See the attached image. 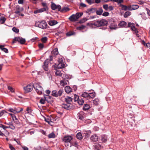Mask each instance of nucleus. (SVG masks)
Listing matches in <instances>:
<instances>
[{
  "instance_id": "nucleus-32",
  "label": "nucleus",
  "mask_w": 150,
  "mask_h": 150,
  "mask_svg": "<svg viewBox=\"0 0 150 150\" xmlns=\"http://www.w3.org/2000/svg\"><path fill=\"white\" fill-rule=\"evenodd\" d=\"M0 48L3 51H4L6 53H7L8 52V51L7 49L4 48V46L3 45H0Z\"/></svg>"
},
{
  "instance_id": "nucleus-58",
  "label": "nucleus",
  "mask_w": 150,
  "mask_h": 150,
  "mask_svg": "<svg viewBox=\"0 0 150 150\" xmlns=\"http://www.w3.org/2000/svg\"><path fill=\"white\" fill-rule=\"evenodd\" d=\"M109 15V13L108 12H105L103 13L102 14V15L104 16H107Z\"/></svg>"
},
{
  "instance_id": "nucleus-45",
  "label": "nucleus",
  "mask_w": 150,
  "mask_h": 150,
  "mask_svg": "<svg viewBox=\"0 0 150 150\" xmlns=\"http://www.w3.org/2000/svg\"><path fill=\"white\" fill-rule=\"evenodd\" d=\"M89 93L88 98H93L95 96V93Z\"/></svg>"
},
{
  "instance_id": "nucleus-13",
  "label": "nucleus",
  "mask_w": 150,
  "mask_h": 150,
  "mask_svg": "<svg viewBox=\"0 0 150 150\" xmlns=\"http://www.w3.org/2000/svg\"><path fill=\"white\" fill-rule=\"evenodd\" d=\"M48 59H47L44 62V64L42 66V67L44 70L46 71H48Z\"/></svg>"
},
{
  "instance_id": "nucleus-50",
  "label": "nucleus",
  "mask_w": 150,
  "mask_h": 150,
  "mask_svg": "<svg viewBox=\"0 0 150 150\" xmlns=\"http://www.w3.org/2000/svg\"><path fill=\"white\" fill-rule=\"evenodd\" d=\"M42 6L44 7V8H46V9L47 10L48 9V7L47 6L46 3L44 2H43L42 3Z\"/></svg>"
},
{
  "instance_id": "nucleus-41",
  "label": "nucleus",
  "mask_w": 150,
  "mask_h": 150,
  "mask_svg": "<svg viewBox=\"0 0 150 150\" xmlns=\"http://www.w3.org/2000/svg\"><path fill=\"white\" fill-rule=\"evenodd\" d=\"M90 108L89 105L87 104H85L84 105V106L83 108V109L85 110H88Z\"/></svg>"
},
{
  "instance_id": "nucleus-54",
  "label": "nucleus",
  "mask_w": 150,
  "mask_h": 150,
  "mask_svg": "<svg viewBox=\"0 0 150 150\" xmlns=\"http://www.w3.org/2000/svg\"><path fill=\"white\" fill-rule=\"evenodd\" d=\"M79 98H79V96H77V95H75L74 96V99L75 101H78V100H79Z\"/></svg>"
},
{
  "instance_id": "nucleus-23",
  "label": "nucleus",
  "mask_w": 150,
  "mask_h": 150,
  "mask_svg": "<svg viewBox=\"0 0 150 150\" xmlns=\"http://www.w3.org/2000/svg\"><path fill=\"white\" fill-rule=\"evenodd\" d=\"M65 100L67 103L70 104V103L72 101V98L71 97L68 96L65 97Z\"/></svg>"
},
{
  "instance_id": "nucleus-22",
  "label": "nucleus",
  "mask_w": 150,
  "mask_h": 150,
  "mask_svg": "<svg viewBox=\"0 0 150 150\" xmlns=\"http://www.w3.org/2000/svg\"><path fill=\"white\" fill-rule=\"evenodd\" d=\"M65 91L66 93H68L72 92V89L69 86H67L65 88Z\"/></svg>"
},
{
  "instance_id": "nucleus-39",
  "label": "nucleus",
  "mask_w": 150,
  "mask_h": 150,
  "mask_svg": "<svg viewBox=\"0 0 150 150\" xmlns=\"http://www.w3.org/2000/svg\"><path fill=\"white\" fill-rule=\"evenodd\" d=\"M89 93L86 92H84L81 95L82 97L84 98H88Z\"/></svg>"
},
{
  "instance_id": "nucleus-1",
  "label": "nucleus",
  "mask_w": 150,
  "mask_h": 150,
  "mask_svg": "<svg viewBox=\"0 0 150 150\" xmlns=\"http://www.w3.org/2000/svg\"><path fill=\"white\" fill-rule=\"evenodd\" d=\"M108 22L107 21L104 19H102L100 21H98L95 22L94 23H88L87 25L91 27H93V26L97 27L105 26L107 25Z\"/></svg>"
},
{
  "instance_id": "nucleus-38",
  "label": "nucleus",
  "mask_w": 150,
  "mask_h": 150,
  "mask_svg": "<svg viewBox=\"0 0 150 150\" xmlns=\"http://www.w3.org/2000/svg\"><path fill=\"white\" fill-rule=\"evenodd\" d=\"M55 74L57 76H62V73L60 71L58 70H56V71Z\"/></svg>"
},
{
  "instance_id": "nucleus-55",
  "label": "nucleus",
  "mask_w": 150,
  "mask_h": 150,
  "mask_svg": "<svg viewBox=\"0 0 150 150\" xmlns=\"http://www.w3.org/2000/svg\"><path fill=\"white\" fill-rule=\"evenodd\" d=\"M103 8L106 11H107L108 9V6L107 4L104 5L103 6Z\"/></svg>"
},
{
  "instance_id": "nucleus-44",
  "label": "nucleus",
  "mask_w": 150,
  "mask_h": 150,
  "mask_svg": "<svg viewBox=\"0 0 150 150\" xmlns=\"http://www.w3.org/2000/svg\"><path fill=\"white\" fill-rule=\"evenodd\" d=\"M75 34V33L73 31H69L66 33V35L68 36H70L74 35Z\"/></svg>"
},
{
  "instance_id": "nucleus-15",
  "label": "nucleus",
  "mask_w": 150,
  "mask_h": 150,
  "mask_svg": "<svg viewBox=\"0 0 150 150\" xmlns=\"http://www.w3.org/2000/svg\"><path fill=\"white\" fill-rule=\"evenodd\" d=\"M129 11H132L138 9L139 8L138 5H129Z\"/></svg>"
},
{
  "instance_id": "nucleus-11",
  "label": "nucleus",
  "mask_w": 150,
  "mask_h": 150,
  "mask_svg": "<svg viewBox=\"0 0 150 150\" xmlns=\"http://www.w3.org/2000/svg\"><path fill=\"white\" fill-rule=\"evenodd\" d=\"M90 139L92 142H96L98 141V137L96 134H93L91 137Z\"/></svg>"
},
{
  "instance_id": "nucleus-12",
  "label": "nucleus",
  "mask_w": 150,
  "mask_h": 150,
  "mask_svg": "<svg viewBox=\"0 0 150 150\" xmlns=\"http://www.w3.org/2000/svg\"><path fill=\"white\" fill-rule=\"evenodd\" d=\"M23 9L22 8H20L19 6H17L16 8L14 13L19 15L20 12L23 11Z\"/></svg>"
},
{
  "instance_id": "nucleus-49",
  "label": "nucleus",
  "mask_w": 150,
  "mask_h": 150,
  "mask_svg": "<svg viewBox=\"0 0 150 150\" xmlns=\"http://www.w3.org/2000/svg\"><path fill=\"white\" fill-rule=\"evenodd\" d=\"M101 148V146L99 144H98L95 145V148L96 149L98 150L100 149Z\"/></svg>"
},
{
  "instance_id": "nucleus-27",
  "label": "nucleus",
  "mask_w": 150,
  "mask_h": 150,
  "mask_svg": "<svg viewBox=\"0 0 150 150\" xmlns=\"http://www.w3.org/2000/svg\"><path fill=\"white\" fill-rule=\"evenodd\" d=\"M119 25L121 27H125L127 25V23L125 21H122L120 23Z\"/></svg>"
},
{
  "instance_id": "nucleus-28",
  "label": "nucleus",
  "mask_w": 150,
  "mask_h": 150,
  "mask_svg": "<svg viewBox=\"0 0 150 150\" xmlns=\"http://www.w3.org/2000/svg\"><path fill=\"white\" fill-rule=\"evenodd\" d=\"M101 138L102 141L104 142H106L107 141V137L106 135H102L101 137Z\"/></svg>"
},
{
  "instance_id": "nucleus-43",
  "label": "nucleus",
  "mask_w": 150,
  "mask_h": 150,
  "mask_svg": "<svg viewBox=\"0 0 150 150\" xmlns=\"http://www.w3.org/2000/svg\"><path fill=\"white\" fill-rule=\"evenodd\" d=\"M48 137L49 138H54L55 137V135L54 134L53 132H52L50 134L48 135Z\"/></svg>"
},
{
  "instance_id": "nucleus-56",
  "label": "nucleus",
  "mask_w": 150,
  "mask_h": 150,
  "mask_svg": "<svg viewBox=\"0 0 150 150\" xmlns=\"http://www.w3.org/2000/svg\"><path fill=\"white\" fill-rule=\"evenodd\" d=\"M0 127L4 129H6L8 128L7 126L1 124H0Z\"/></svg>"
},
{
  "instance_id": "nucleus-17",
  "label": "nucleus",
  "mask_w": 150,
  "mask_h": 150,
  "mask_svg": "<svg viewBox=\"0 0 150 150\" xmlns=\"http://www.w3.org/2000/svg\"><path fill=\"white\" fill-rule=\"evenodd\" d=\"M69 19L71 21L74 22L77 21V18H76L75 14H73L69 18Z\"/></svg>"
},
{
  "instance_id": "nucleus-16",
  "label": "nucleus",
  "mask_w": 150,
  "mask_h": 150,
  "mask_svg": "<svg viewBox=\"0 0 150 150\" xmlns=\"http://www.w3.org/2000/svg\"><path fill=\"white\" fill-rule=\"evenodd\" d=\"M96 8H91L87 9L86 11V12L87 13H88L89 14H90L91 13H92L96 12Z\"/></svg>"
},
{
  "instance_id": "nucleus-52",
  "label": "nucleus",
  "mask_w": 150,
  "mask_h": 150,
  "mask_svg": "<svg viewBox=\"0 0 150 150\" xmlns=\"http://www.w3.org/2000/svg\"><path fill=\"white\" fill-rule=\"evenodd\" d=\"M86 1L89 4H91L94 3V0H86Z\"/></svg>"
},
{
  "instance_id": "nucleus-29",
  "label": "nucleus",
  "mask_w": 150,
  "mask_h": 150,
  "mask_svg": "<svg viewBox=\"0 0 150 150\" xmlns=\"http://www.w3.org/2000/svg\"><path fill=\"white\" fill-rule=\"evenodd\" d=\"M12 118L15 123L18 124L19 123L18 120L15 115L12 116Z\"/></svg>"
},
{
  "instance_id": "nucleus-57",
  "label": "nucleus",
  "mask_w": 150,
  "mask_h": 150,
  "mask_svg": "<svg viewBox=\"0 0 150 150\" xmlns=\"http://www.w3.org/2000/svg\"><path fill=\"white\" fill-rule=\"evenodd\" d=\"M8 90H10V91H11V92H14L13 89V88L9 86L8 87Z\"/></svg>"
},
{
  "instance_id": "nucleus-36",
  "label": "nucleus",
  "mask_w": 150,
  "mask_h": 150,
  "mask_svg": "<svg viewBox=\"0 0 150 150\" xmlns=\"http://www.w3.org/2000/svg\"><path fill=\"white\" fill-rule=\"evenodd\" d=\"M46 97H45L44 98H41L40 100V103L42 104H44L45 103L46 100Z\"/></svg>"
},
{
  "instance_id": "nucleus-46",
  "label": "nucleus",
  "mask_w": 150,
  "mask_h": 150,
  "mask_svg": "<svg viewBox=\"0 0 150 150\" xmlns=\"http://www.w3.org/2000/svg\"><path fill=\"white\" fill-rule=\"evenodd\" d=\"M6 20V18L4 17H1L0 18V22L1 23H4Z\"/></svg>"
},
{
  "instance_id": "nucleus-25",
  "label": "nucleus",
  "mask_w": 150,
  "mask_h": 150,
  "mask_svg": "<svg viewBox=\"0 0 150 150\" xmlns=\"http://www.w3.org/2000/svg\"><path fill=\"white\" fill-rule=\"evenodd\" d=\"M57 23V22L55 20H51L49 21L48 24L50 26H53Z\"/></svg>"
},
{
  "instance_id": "nucleus-4",
  "label": "nucleus",
  "mask_w": 150,
  "mask_h": 150,
  "mask_svg": "<svg viewBox=\"0 0 150 150\" xmlns=\"http://www.w3.org/2000/svg\"><path fill=\"white\" fill-rule=\"evenodd\" d=\"M58 61V64L57 67L58 69H62L65 67V65L62 58H59Z\"/></svg>"
},
{
  "instance_id": "nucleus-51",
  "label": "nucleus",
  "mask_w": 150,
  "mask_h": 150,
  "mask_svg": "<svg viewBox=\"0 0 150 150\" xmlns=\"http://www.w3.org/2000/svg\"><path fill=\"white\" fill-rule=\"evenodd\" d=\"M12 30L14 32L16 33H18L19 32V30L18 29L16 28V27H13L12 28Z\"/></svg>"
},
{
  "instance_id": "nucleus-63",
  "label": "nucleus",
  "mask_w": 150,
  "mask_h": 150,
  "mask_svg": "<svg viewBox=\"0 0 150 150\" xmlns=\"http://www.w3.org/2000/svg\"><path fill=\"white\" fill-rule=\"evenodd\" d=\"M80 6L81 7H86V4L82 2H81L80 3Z\"/></svg>"
},
{
  "instance_id": "nucleus-62",
  "label": "nucleus",
  "mask_w": 150,
  "mask_h": 150,
  "mask_svg": "<svg viewBox=\"0 0 150 150\" xmlns=\"http://www.w3.org/2000/svg\"><path fill=\"white\" fill-rule=\"evenodd\" d=\"M9 111L11 112H13L14 114H15V108L14 109L13 108H10L8 110Z\"/></svg>"
},
{
  "instance_id": "nucleus-7",
  "label": "nucleus",
  "mask_w": 150,
  "mask_h": 150,
  "mask_svg": "<svg viewBox=\"0 0 150 150\" xmlns=\"http://www.w3.org/2000/svg\"><path fill=\"white\" fill-rule=\"evenodd\" d=\"M51 3V8L52 10H57L58 11H60L61 8L60 5H56L52 2Z\"/></svg>"
},
{
  "instance_id": "nucleus-18",
  "label": "nucleus",
  "mask_w": 150,
  "mask_h": 150,
  "mask_svg": "<svg viewBox=\"0 0 150 150\" xmlns=\"http://www.w3.org/2000/svg\"><path fill=\"white\" fill-rule=\"evenodd\" d=\"M84 115V112L83 111H80L78 114L77 116L79 119L82 120L83 118Z\"/></svg>"
},
{
  "instance_id": "nucleus-59",
  "label": "nucleus",
  "mask_w": 150,
  "mask_h": 150,
  "mask_svg": "<svg viewBox=\"0 0 150 150\" xmlns=\"http://www.w3.org/2000/svg\"><path fill=\"white\" fill-rule=\"evenodd\" d=\"M8 128H10L12 129H15V127L13 126V124L11 125V126H9V127H8Z\"/></svg>"
},
{
  "instance_id": "nucleus-48",
  "label": "nucleus",
  "mask_w": 150,
  "mask_h": 150,
  "mask_svg": "<svg viewBox=\"0 0 150 150\" xmlns=\"http://www.w3.org/2000/svg\"><path fill=\"white\" fill-rule=\"evenodd\" d=\"M131 29L132 30L135 32L136 33H138V31L137 29L134 26L131 27Z\"/></svg>"
},
{
  "instance_id": "nucleus-47",
  "label": "nucleus",
  "mask_w": 150,
  "mask_h": 150,
  "mask_svg": "<svg viewBox=\"0 0 150 150\" xmlns=\"http://www.w3.org/2000/svg\"><path fill=\"white\" fill-rule=\"evenodd\" d=\"M47 40V38L46 37H43L41 39V41L44 43L46 42Z\"/></svg>"
},
{
  "instance_id": "nucleus-26",
  "label": "nucleus",
  "mask_w": 150,
  "mask_h": 150,
  "mask_svg": "<svg viewBox=\"0 0 150 150\" xmlns=\"http://www.w3.org/2000/svg\"><path fill=\"white\" fill-rule=\"evenodd\" d=\"M69 8L68 7H64L60 11L61 12L64 13L69 11Z\"/></svg>"
},
{
  "instance_id": "nucleus-3",
  "label": "nucleus",
  "mask_w": 150,
  "mask_h": 150,
  "mask_svg": "<svg viewBox=\"0 0 150 150\" xmlns=\"http://www.w3.org/2000/svg\"><path fill=\"white\" fill-rule=\"evenodd\" d=\"M33 86L36 91L38 94L41 95L42 93L43 88L38 83H35Z\"/></svg>"
},
{
  "instance_id": "nucleus-42",
  "label": "nucleus",
  "mask_w": 150,
  "mask_h": 150,
  "mask_svg": "<svg viewBox=\"0 0 150 150\" xmlns=\"http://www.w3.org/2000/svg\"><path fill=\"white\" fill-rule=\"evenodd\" d=\"M77 102L79 105H82L84 103V100L81 98L80 99L79 98V100L77 101Z\"/></svg>"
},
{
  "instance_id": "nucleus-40",
  "label": "nucleus",
  "mask_w": 150,
  "mask_h": 150,
  "mask_svg": "<svg viewBox=\"0 0 150 150\" xmlns=\"http://www.w3.org/2000/svg\"><path fill=\"white\" fill-rule=\"evenodd\" d=\"M99 101V100L98 99L96 98L94 100H93V103L94 105H97L98 104Z\"/></svg>"
},
{
  "instance_id": "nucleus-6",
  "label": "nucleus",
  "mask_w": 150,
  "mask_h": 150,
  "mask_svg": "<svg viewBox=\"0 0 150 150\" xmlns=\"http://www.w3.org/2000/svg\"><path fill=\"white\" fill-rule=\"evenodd\" d=\"M63 92V90L62 89H60L58 92V94H57V91L56 90H54L52 92V95L53 96L58 97L61 96Z\"/></svg>"
},
{
  "instance_id": "nucleus-33",
  "label": "nucleus",
  "mask_w": 150,
  "mask_h": 150,
  "mask_svg": "<svg viewBox=\"0 0 150 150\" xmlns=\"http://www.w3.org/2000/svg\"><path fill=\"white\" fill-rule=\"evenodd\" d=\"M52 118H53V117L52 116L48 117H45V120L46 122L48 123L51 121V120H52Z\"/></svg>"
},
{
  "instance_id": "nucleus-31",
  "label": "nucleus",
  "mask_w": 150,
  "mask_h": 150,
  "mask_svg": "<svg viewBox=\"0 0 150 150\" xmlns=\"http://www.w3.org/2000/svg\"><path fill=\"white\" fill-rule=\"evenodd\" d=\"M23 110L22 108H15V114L19 113Z\"/></svg>"
},
{
  "instance_id": "nucleus-14",
  "label": "nucleus",
  "mask_w": 150,
  "mask_h": 150,
  "mask_svg": "<svg viewBox=\"0 0 150 150\" xmlns=\"http://www.w3.org/2000/svg\"><path fill=\"white\" fill-rule=\"evenodd\" d=\"M47 10L46 9V8H41L35 10L34 12V13L35 14H36L38 13H41L46 11Z\"/></svg>"
},
{
  "instance_id": "nucleus-30",
  "label": "nucleus",
  "mask_w": 150,
  "mask_h": 150,
  "mask_svg": "<svg viewBox=\"0 0 150 150\" xmlns=\"http://www.w3.org/2000/svg\"><path fill=\"white\" fill-rule=\"evenodd\" d=\"M58 54V50L57 49H54L53 51L52 52V56H54Z\"/></svg>"
},
{
  "instance_id": "nucleus-21",
  "label": "nucleus",
  "mask_w": 150,
  "mask_h": 150,
  "mask_svg": "<svg viewBox=\"0 0 150 150\" xmlns=\"http://www.w3.org/2000/svg\"><path fill=\"white\" fill-rule=\"evenodd\" d=\"M68 81L66 79H63L61 80L60 82V85L62 86H64L67 84Z\"/></svg>"
},
{
  "instance_id": "nucleus-35",
  "label": "nucleus",
  "mask_w": 150,
  "mask_h": 150,
  "mask_svg": "<svg viewBox=\"0 0 150 150\" xmlns=\"http://www.w3.org/2000/svg\"><path fill=\"white\" fill-rule=\"evenodd\" d=\"M76 137L79 139H81L83 137L81 133L80 132L78 133L76 135Z\"/></svg>"
},
{
  "instance_id": "nucleus-2",
  "label": "nucleus",
  "mask_w": 150,
  "mask_h": 150,
  "mask_svg": "<svg viewBox=\"0 0 150 150\" xmlns=\"http://www.w3.org/2000/svg\"><path fill=\"white\" fill-rule=\"evenodd\" d=\"M35 25L36 26L43 29H46L47 26V23L44 20L36 22Z\"/></svg>"
},
{
  "instance_id": "nucleus-8",
  "label": "nucleus",
  "mask_w": 150,
  "mask_h": 150,
  "mask_svg": "<svg viewBox=\"0 0 150 150\" xmlns=\"http://www.w3.org/2000/svg\"><path fill=\"white\" fill-rule=\"evenodd\" d=\"M72 139V137L70 136H66L64 137L63 138V141L65 143L69 142L70 145V147L71 146V144L70 142L71 140Z\"/></svg>"
},
{
  "instance_id": "nucleus-9",
  "label": "nucleus",
  "mask_w": 150,
  "mask_h": 150,
  "mask_svg": "<svg viewBox=\"0 0 150 150\" xmlns=\"http://www.w3.org/2000/svg\"><path fill=\"white\" fill-rule=\"evenodd\" d=\"M14 40V41H18L21 44H24L25 42V39L20 37H16L15 38Z\"/></svg>"
},
{
  "instance_id": "nucleus-37",
  "label": "nucleus",
  "mask_w": 150,
  "mask_h": 150,
  "mask_svg": "<svg viewBox=\"0 0 150 150\" xmlns=\"http://www.w3.org/2000/svg\"><path fill=\"white\" fill-rule=\"evenodd\" d=\"M83 14L82 13H77L75 14L76 17L77 18V20L80 17H81Z\"/></svg>"
},
{
  "instance_id": "nucleus-64",
  "label": "nucleus",
  "mask_w": 150,
  "mask_h": 150,
  "mask_svg": "<svg viewBox=\"0 0 150 150\" xmlns=\"http://www.w3.org/2000/svg\"><path fill=\"white\" fill-rule=\"evenodd\" d=\"M9 148L11 150H16L14 147L11 144H9Z\"/></svg>"
},
{
  "instance_id": "nucleus-19",
  "label": "nucleus",
  "mask_w": 150,
  "mask_h": 150,
  "mask_svg": "<svg viewBox=\"0 0 150 150\" xmlns=\"http://www.w3.org/2000/svg\"><path fill=\"white\" fill-rule=\"evenodd\" d=\"M120 6L121 7L122 9L125 11L127 10L129 11V6H128L125 5L123 4H121L120 5Z\"/></svg>"
},
{
  "instance_id": "nucleus-5",
  "label": "nucleus",
  "mask_w": 150,
  "mask_h": 150,
  "mask_svg": "<svg viewBox=\"0 0 150 150\" xmlns=\"http://www.w3.org/2000/svg\"><path fill=\"white\" fill-rule=\"evenodd\" d=\"M33 87V85L32 84H30L24 87L23 89L25 93H27L32 91Z\"/></svg>"
},
{
  "instance_id": "nucleus-34",
  "label": "nucleus",
  "mask_w": 150,
  "mask_h": 150,
  "mask_svg": "<svg viewBox=\"0 0 150 150\" xmlns=\"http://www.w3.org/2000/svg\"><path fill=\"white\" fill-rule=\"evenodd\" d=\"M131 13V12L129 11H127L124 14V17L125 18H127L128 16L130 15Z\"/></svg>"
},
{
  "instance_id": "nucleus-10",
  "label": "nucleus",
  "mask_w": 150,
  "mask_h": 150,
  "mask_svg": "<svg viewBox=\"0 0 150 150\" xmlns=\"http://www.w3.org/2000/svg\"><path fill=\"white\" fill-rule=\"evenodd\" d=\"M61 106L62 108L68 110H70L72 108L71 105L70 103L63 104Z\"/></svg>"
},
{
  "instance_id": "nucleus-20",
  "label": "nucleus",
  "mask_w": 150,
  "mask_h": 150,
  "mask_svg": "<svg viewBox=\"0 0 150 150\" xmlns=\"http://www.w3.org/2000/svg\"><path fill=\"white\" fill-rule=\"evenodd\" d=\"M109 28L112 30L116 29L117 28V25L114 23H111L109 26Z\"/></svg>"
},
{
  "instance_id": "nucleus-61",
  "label": "nucleus",
  "mask_w": 150,
  "mask_h": 150,
  "mask_svg": "<svg viewBox=\"0 0 150 150\" xmlns=\"http://www.w3.org/2000/svg\"><path fill=\"white\" fill-rule=\"evenodd\" d=\"M87 19L86 18H84L83 19H81L80 21V22L81 23H83L86 22V21H87Z\"/></svg>"
},
{
  "instance_id": "nucleus-60",
  "label": "nucleus",
  "mask_w": 150,
  "mask_h": 150,
  "mask_svg": "<svg viewBox=\"0 0 150 150\" xmlns=\"http://www.w3.org/2000/svg\"><path fill=\"white\" fill-rule=\"evenodd\" d=\"M38 46L40 49H42L44 47V45L42 43H40L38 44Z\"/></svg>"
},
{
  "instance_id": "nucleus-53",
  "label": "nucleus",
  "mask_w": 150,
  "mask_h": 150,
  "mask_svg": "<svg viewBox=\"0 0 150 150\" xmlns=\"http://www.w3.org/2000/svg\"><path fill=\"white\" fill-rule=\"evenodd\" d=\"M86 27V26L84 25H81L77 28V29L82 30L84 29Z\"/></svg>"
},
{
  "instance_id": "nucleus-24",
  "label": "nucleus",
  "mask_w": 150,
  "mask_h": 150,
  "mask_svg": "<svg viewBox=\"0 0 150 150\" xmlns=\"http://www.w3.org/2000/svg\"><path fill=\"white\" fill-rule=\"evenodd\" d=\"M96 13L97 15H100L103 12V11L101 8H100L98 10H96Z\"/></svg>"
}]
</instances>
